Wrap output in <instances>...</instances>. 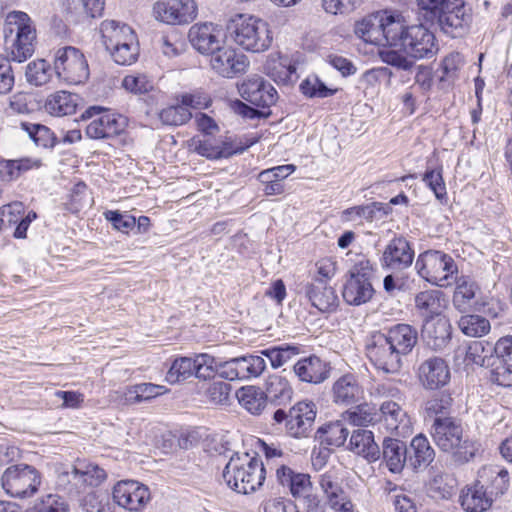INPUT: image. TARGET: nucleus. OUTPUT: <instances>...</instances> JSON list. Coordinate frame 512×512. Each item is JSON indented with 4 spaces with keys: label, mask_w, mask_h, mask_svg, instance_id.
<instances>
[{
    "label": "nucleus",
    "mask_w": 512,
    "mask_h": 512,
    "mask_svg": "<svg viewBox=\"0 0 512 512\" xmlns=\"http://www.w3.org/2000/svg\"><path fill=\"white\" fill-rule=\"evenodd\" d=\"M422 338L433 350H442L451 340V324L444 315L423 321Z\"/></svg>",
    "instance_id": "24"
},
{
    "label": "nucleus",
    "mask_w": 512,
    "mask_h": 512,
    "mask_svg": "<svg viewBox=\"0 0 512 512\" xmlns=\"http://www.w3.org/2000/svg\"><path fill=\"white\" fill-rule=\"evenodd\" d=\"M414 304L419 315L426 321L430 318L444 316L449 300L444 292L430 289L417 293Z\"/></svg>",
    "instance_id": "23"
},
{
    "label": "nucleus",
    "mask_w": 512,
    "mask_h": 512,
    "mask_svg": "<svg viewBox=\"0 0 512 512\" xmlns=\"http://www.w3.org/2000/svg\"><path fill=\"white\" fill-rule=\"evenodd\" d=\"M192 47L202 55H211L225 44L226 35L222 27L212 22L196 23L188 32Z\"/></svg>",
    "instance_id": "17"
},
{
    "label": "nucleus",
    "mask_w": 512,
    "mask_h": 512,
    "mask_svg": "<svg viewBox=\"0 0 512 512\" xmlns=\"http://www.w3.org/2000/svg\"><path fill=\"white\" fill-rule=\"evenodd\" d=\"M458 326L469 337H482L491 329L490 322L485 317L474 314L462 316Z\"/></svg>",
    "instance_id": "49"
},
{
    "label": "nucleus",
    "mask_w": 512,
    "mask_h": 512,
    "mask_svg": "<svg viewBox=\"0 0 512 512\" xmlns=\"http://www.w3.org/2000/svg\"><path fill=\"white\" fill-rule=\"evenodd\" d=\"M383 22L382 33L384 36V46L399 47L404 34L410 26L403 14L396 10H381Z\"/></svg>",
    "instance_id": "27"
},
{
    "label": "nucleus",
    "mask_w": 512,
    "mask_h": 512,
    "mask_svg": "<svg viewBox=\"0 0 512 512\" xmlns=\"http://www.w3.org/2000/svg\"><path fill=\"white\" fill-rule=\"evenodd\" d=\"M25 76L30 84L35 86L43 85L50 79V65L44 59L32 61L26 67Z\"/></svg>",
    "instance_id": "58"
},
{
    "label": "nucleus",
    "mask_w": 512,
    "mask_h": 512,
    "mask_svg": "<svg viewBox=\"0 0 512 512\" xmlns=\"http://www.w3.org/2000/svg\"><path fill=\"white\" fill-rule=\"evenodd\" d=\"M381 17L382 12L380 10L356 22L354 27L356 36L365 43L384 46V36L382 33L383 22L380 21Z\"/></svg>",
    "instance_id": "32"
},
{
    "label": "nucleus",
    "mask_w": 512,
    "mask_h": 512,
    "mask_svg": "<svg viewBox=\"0 0 512 512\" xmlns=\"http://www.w3.org/2000/svg\"><path fill=\"white\" fill-rule=\"evenodd\" d=\"M460 502L467 512H483L491 507L493 499L486 491L485 485L480 484L477 478L473 485L462 490Z\"/></svg>",
    "instance_id": "31"
},
{
    "label": "nucleus",
    "mask_w": 512,
    "mask_h": 512,
    "mask_svg": "<svg viewBox=\"0 0 512 512\" xmlns=\"http://www.w3.org/2000/svg\"><path fill=\"white\" fill-rule=\"evenodd\" d=\"M209 64L219 76L232 79L244 74L248 70L250 62L246 55L224 44L210 55Z\"/></svg>",
    "instance_id": "16"
},
{
    "label": "nucleus",
    "mask_w": 512,
    "mask_h": 512,
    "mask_svg": "<svg viewBox=\"0 0 512 512\" xmlns=\"http://www.w3.org/2000/svg\"><path fill=\"white\" fill-rule=\"evenodd\" d=\"M238 364L241 379L259 377L266 368L264 358L257 355L238 357Z\"/></svg>",
    "instance_id": "57"
},
{
    "label": "nucleus",
    "mask_w": 512,
    "mask_h": 512,
    "mask_svg": "<svg viewBox=\"0 0 512 512\" xmlns=\"http://www.w3.org/2000/svg\"><path fill=\"white\" fill-rule=\"evenodd\" d=\"M294 372L301 381L308 383H321L328 377L326 363L317 356L299 360L294 365Z\"/></svg>",
    "instance_id": "35"
},
{
    "label": "nucleus",
    "mask_w": 512,
    "mask_h": 512,
    "mask_svg": "<svg viewBox=\"0 0 512 512\" xmlns=\"http://www.w3.org/2000/svg\"><path fill=\"white\" fill-rule=\"evenodd\" d=\"M239 404L248 412L259 415L267 405V395L260 388L246 386L236 393Z\"/></svg>",
    "instance_id": "43"
},
{
    "label": "nucleus",
    "mask_w": 512,
    "mask_h": 512,
    "mask_svg": "<svg viewBox=\"0 0 512 512\" xmlns=\"http://www.w3.org/2000/svg\"><path fill=\"white\" fill-rule=\"evenodd\" d=\"M375 417V409L367 404L359 405L355 410L346 411L342 414L343 420L354 426H367L375 420Z\"/></svg>",
    "instance_id": "59"
},
{
    "label": "nucleus",
    "mask_w": 512,
    "mask_h": 512,
    "mask_svg": "<svg viewBox=\"0 0 512 512\" xmlns=\"http://www.w3.org/2000/svg\"><path fill=\"white\" fill-rule=\"evenodd\" d=\"M418 274L433 285L447 287L455 282L457 265L453 258L441 251L421 253L415 263Z\"/></svg>",
    "instance_id": "5"
},
{
    "label": "nucleus",
    "mask_w": 512,
    "mask_h": 512,
    "mask_svg": "<svg viewBox=\"0 0 512 512\" xmlns=\"http://www.w3.org/2000/svg\"><path fill=\"white\" fill-rule=\"evenodd\" d=\"M266 74L277 83L288 84L297 80L296 66L287 56L272 54L265 64Z\"/></svg>",
    "instance_id": "33"
},
{
    "label": "nucleus",
    "mask_w": 512,
    "mask_h": 512,
    "mask_svg": "<svg viewBox=\"0 0 512 512\" xmlns=\"http://www.w3.org/2000/svg\"><path fill=\"white\" fill-rule=\"evenodd\" d=\"M379 211L377 203H371L368 205L354 206L348 208L342 212V220L351 222L359 221L362 219L372 221Z\"/></svg>",
    "instance_id": "63"
},
{
    "label": "nucleus",
    "mask_w": 512,
    "mask_h": 512,
    "mask_svg": "<svg viewBox=\"0 0 512 512\" xmlns=\"http://www.w3.org/2000/svg\"><path fill=\"white\" fill-rule=\"evenodd\" d=\"M350 450L367 459H375L378 446L374 441L373 433L369 430H355L349 441Z\"/></svg>",
    "instance_id": "45"
},
{
    "label": "nucleus",
    "mask_w": 512,
    "mask_h": 512,
    "mask_svg": "<svg viewBox=\"0 0 512 512\" xmlns=\"http://www.w3.org/2000/svg\"><path fill=\"white\" fill-rule=\"evenodd\" d=\"M293 389L286 377L279 374H272L266 380L267 398L279 401L280 403L291 400Z\"/></svg>",
    "instance_id": "46"
},
{
    "label": "nucleus",
    "mask_w": 512,
    "mask_h": 512,
    "mask_svg": "<svg viewBox=\"0 0 512 512\" xmlns=\"http://www.w3.org/2000/svg\"><path fill=\"white\" fill-rule=\"evenodd\" d=\"M422 180L433 191L438 200H443L446 197L447 192L442 176V168L427 169Z\"/></svg>",
    "instance_id": "62"
},
{
    "label": "nucleus",
    "mask_w": 512,
    "mask_h": 512,
    "mask_svg": "<svg viewBox=\"0 0 512 512\" xmlns=\"http://www.w3.org/2000/svg\"><path fill=\"white\" fill-rule=\"evenodd\" d=\"M418 378L424 388L439 389L450 381V369L444 359L431 357L419 365Z\"/></svg>",
    "instance_id": "21"
},
{
    "label": "nucleus",
    "mask_w": 512,
    "mask_h": 512,
    "mask_svg": "<svg viewBox=\"0 0 512 512\" xmlns=\"http://www.w3.org/2000/svg\"><path fill=\"white\" fill-rule=\"evenodd\" d=\"M218 369V360L207 354L201 353L195 356V371L194 375L198 379H208L214 376L217 373Z\"/></svg>",
    "instance_id": "60"
},
{
    "label": "nucleus",
    "mask_w": 512,
    "mask_h": 512,
    "mask_svg": "<svg viewBox=\"0 0 512 512\" xmlns=\"http://www.w3.org/2000/svg\"><path fill=\"white\" fill-rule=\"evenodd\" d=\"M57 77L71 85L84 83L89 77V67L84 54L76 47L59 48L54 56Z\"/></svg>",
    "instance_id": "8"
},
{
    "label": "nucleus",
    "mask_w": 512,
    "mask_h": 512,
    "mask_svg": "<svg viewBox=\"0 0 512 512\" xmlns=\"http://www.w3.org/2000/svg\"><path fill=\"white\" fill-rule=\"evenodd\" d=\"M298 346L282 344L261 351V354L270 360L271 366L277 369L299 354Z\"/></svg>",
    "instance_id": "48"
},
{
    "label": "nucleus",
    "mask_w": 512,
    "mask_h": 512,
    "mask_svg": "<svg viewBox=\"0 0 512 512\" xmlns=\"http://www.w3.org/2000/svg\"><path fill=\"white\" fill-rule=\"evenodd\" d=\"M5 45L10 58L18 63L30 58L35 50L36 28L30 16L12 11L6 16Z\"/></svg>",
    "instance_id": "3"
},
{
    "label": "nucleus",
    "mask_w": 512,
    "mask_h": 512,
    "mask_svg": "<svg viewBox=\"0 0 512 512\" xmlns=\"http://www.w3.org/2000/svg\"><path fill=\"white\" fill-rule=\"evenodd\" d=\"M103 44L115 63L134 64L140 53L135 31L126 23L106 19L100 24Z\"/></svg>",
    "instance_id": "2"
},
{
    "label": "nucleus",
    "mask_w": 512,
    "mask_h": 512,
    "mask_svg": "<svg viewBox=\"0 0 512 512\" xmlns=\"http://www.w3.org/2000/svg\"><path fill=\"white\" fill-rule=\"evenodd\" d=\"M81 507L85 512H114L108 494L99 490L88 492L81 500Z\"/></svg>",
    "instance_id": "54"
},
{
    "label": "nucleus",
    "mask_w": 512,
    "mask_h": 512,
    "mask_svg": "<svg viewBox=\"0 0 512 512\" xmlns=\"http://www.w3.org/2000/svg\"><path fill=\"white\" fill-rule=\"evenodd\" d=\"M478 291L477 284L467 277H461L457 281V286L453 296L454 306L461 312L466 311L471 306V301L475 298Z\"/></svg>",
    "instance_id": "47"
},
{
    "label": "nucleus",
    "mask_w": 512,
    "mask_h": 512,
    "mask_svg": "<svg viewBox=\"0 0 512 512\" xmlns=\"http://www.w3.org/2000/svg\"><path fill=\"white\" fill-rule=\"evenodd\" d=\"M478 482L490 488L489 494H504L509 487L508 471L497 465L483 466L478 471Z\"/></svg>",
    "instance_id": "37"
},
{
    "label": "nucleus",
    "mask_w": 512,
    "mask_h": 512,
    "mask_svg": "<svg viewBox=\"0 0 512 512\" xmlns=\"http://www.w3.org/2000/svg\"><path fill=\"white\" fill-rule=\"evenodd\" d=\"M33 510L34 512H69V505L61 496L48 494L35 503Z\"/></svg>",
    "instance_id": "61"
},
{
    "label": "nucleus",
    "mask_w": 512,
    "mask_h": 512,
    "mask_svg": "<svg viewBox=\"0 0 512 512\" xmlns=\"http://www.w3.org/2000/svg\"><path fill=\"white\" fill-rule=\"evenodd\" d=\"M78 96L67 91H57L48 96L45 102L46 111L53 116H65L75 113Z\"/></svg>",
    "instance_id": "41"
},
{
    "label": "nucleus",
    "mask_w": 512,
    "mask_h": 512,
    "mask_svg": "<svg viewBox=\"0 0 512 512\" xmlns=\"http://www.w3.org/2000/svg\"><path fill=\"white\" fill-rule=\"evenodd\" d=\"M429 21L437 24L445 34L456 37L468 25L470 14L463 3L450 2L447 9H442Z\"/></svg>",
    "instance_id": "20"
},
{
    "label": "nucleus",
    "mask_w": 512,
    "mask_h": 512,
    "mask_svg": "<svg viewBox=\"0 0 512 512\" xmlns=\"http://www.w3.org/2000/svg\"><path fill=\"white\" fill-rule=\"evenodd\" d=\"M103 110L100 106H92L85 111L84 117H95L85 129L86 135L91 139L111 138L125 130V117L110 112L102 113Z\"/></svg>",
    "instance_id": "13"
},
{
    "label": "nucleus",
    "mask_w": 512,
    "mask_h": 512,
    "mask_svg": "<svg viewBox=\"0 0 512 512\" xmlns=\"http://www.w3.org/2000/svg\"><path fill=\"white\" fill-rule=\"evenodd\" d=\"M382 335L403 356L409 354L417 343V331L408 324H396Z\"/></svg>",
    "instance_id": "34"
},
{
    "label": "nucleus",
    "mask_w": 512,
    "mask_h": 512,
    "mask_svg": "<svg viewBox=\"0 0 512 512\" xmlns=\"http://www.w3.org/2000/svg\"><path fill=\"white\" fill-rule=\"evenodd\" d=\"M380 412L386 429L392 435L407 437L412 433L411 419L396 401H384L380 406Z\"/></svg>",
    "instance_id": "22"
},
{
    "label": "nucleus",
    "mask_w": 512,
    "mask_h": 512,
    "mask_svg": "<svg viewBox=\"0 0 512 512\" xmlns=\"http://www.w3.org/2000/svg\"><path fill=\"white\" fill-rule=\"evenodd\" d=\"M366 353L371 363L385 373H397L402 367L404 356L380 332L370 337Z\"/></svg>",
    "instance_id": "12"
},
{
    "label": "nucleus",
    "mask_w": 512,
    "mask_h": 512,
    "mask_svg": "<svg viewBox=\"0 0 512 512\" xmlns=\"http://www.w3.org/2000/svg\"><path fill=\"white\" fill-rule=\"evenodd\" d=\"M414 259V251L409 242L404 238H394L386 246L382 265L392 270H404L408 268Z\"/></svg>",
    "instance_id": "25"
},
{
    "label": "nucleus",
    "mask_w": 512,
    "mask_h": 512,
    "mask_svg": "<svg viewBox=\"0 0 512 512\" xmlns=\"http://www.w3.org/2000/svg\"><path fill=\"white\" fill-rule=\"evenodd\" d=\"M195 357H180L173 361L166 374V380L170 384L184 381L194 375Z\"/></svg>",
    "instance_id": "53"
},
{
    "label": "nucleus",
    "mask_w": 512,
    "mask_h": 512,
    "mask_svg": "<svg viewBox=\"0 0 512 512\" xmlns=\"http://www.w3.org/2000/svg\"><path fill=\"white\" fill-rule=\"evenodd\" d=\"M349 435V431L342 420L326 423L318 428L316 437L322 445L327 447L342 446Z\"/></svg>",
    "instance_id": "42"
},
{
    "label": "nucleus",
    "mask_w": 512,
    "mask_h": 512,
    "mask_svg": "<svg viewBox=\"0 0 512 512\" xmlns=\"http://www.w3.org/2000/svg\"><path fill=\"white\" fill-rule=\"evenodd\" d=\"M493 348L481 341H473L466 349L465 359L466 364H474L480 367L491 365Z\"/></svg>",
    "instance_id": "51"
},
{
    "label": "nucleus",
    "mask_w": 512,
    "mask_h": 512,
    "mask_svg": "<svg viewBox=\"0 0 512 512\" xmlns=\"http://www.w3.org/2000/svg\"><path fill=\"white\" fill-rule=\"evenodd\" d=\"M65 476H67L69 481L87 484L91 487H98L105 481L107 474L104 469L98 465L89 463L73 467L70 472H65Z\"/></svg>",
    "instance_id": "40"
},
{
    "label": "nucleus",
    "mask_w": 512,
    "mask_h": 512,
    "mask_svg": "<svg viewBox=\"0 0 512 512\" xmlns=\"http://www.w3.org/2000/svg\"><path fill=\"white\" fill-rule=\"evenodd\" d=\"M242 98L258 107H270L278 99L276 89L264 78L252 76L239 87Z\"/></svg>",
    "instance_id": "19"
},
{
    "label": "nucleus",
    "mask_w": 512,
    "mask_h": 512,
    "mask_svg": "<svg viewBox=\"0 0 512 512\" xmlns=\"http://www.w3.org/2000/svg\"><path fill=\"white\" fill-rule=\"evenodd\" d=\"M306 295L311 304L321 312H330L336 309L338 297L329 284L321 281H312L306 286Z\"/></svg>",
    "instance_id": "29"
},
{
    "label": "nucleus",
    "mask_w": 512,
    "mask_h": 512,
    "mask_svg": "<svg viewBox=\"0 0 512 512\" xmlns=\"http://www.w3.org/2000/svg\"><path fill=\"white\" fill-rule=\"evenodd\" d=\"M192 117V113L182 102L162 109L159 112V119L165 125L179 126L187 123Z\"/></svg>",
    "instance_id": "56"
},
{
    "label": "nucleus",
    "mask_w": 512,
    "mask_h": 512,
    "mask_svg": "<svg viewBox=\"0 0 512 512\" xmlns=\"http://www.w3.org/2000/svg\"><path fill=\"white\" fill-rule=\"evenodd\" d=\"M114 502L129 511L138 512L150 501L147 486L135 480H120L112 489Z\"/></svg>",
    "instance_id": "18"
},
{
    "label": "nucleus",
    "mask_w": 512,
    "mask_h": 512,
    "mask_svg": "<svg viewBox=\"0 0 512 512\" xmlns=\"http://www.w3.org/2000/svg\"><path fill=\"white\" fill-rule=\"evenodd\" d=\"M278 482L289 489L295 498H305L308 496L312 483L310 476L304 473H295L291 468L281 465L276 470Z\"/></svg>",
    "instance_id": "30"
},
{
    "label": "nucleus",
    "mask_w": 512,
    "mask_h": 512,
    "mask_svg": "<svg viewBox=\"0 0 512 512\" xmlns=\"http://www.w3.org/2000/svg\"><path fill=\"white\" fill-rule=\"evenodd\" d=\"M364 391L357 378L352 374H345L338 378L332 386V398L334 403L348 406L358 403L363 399Z\"/></svg>",
    "instance_id": "26"
},
{
    "label": "nucleus",
    "mask_w": 512,
    "mask_h": 512,
    "mask_svg": "<svg viewBox=\"0 0 512 512\" xmlns=\"http://www.w3.org/2000/svg\"><path fill=\"white\" fill-rule=\"evenodd\" d=\"M41 484L39 472L30 465L16 464L7 467L1 476L5 493L14 498L33 496Z\"/></svg>",
    "instance_id": "7"
},
{
    "label": "nucleus",
    "mask_w": 512,
    "mask_h": 512,
    "mask_svg": "<svg viewBox=\"0 0 512 512\" xmlns=\"http://www.w3.org/2000/svg\"><path fill=\"white\" fill-rule=\"evenodd\" d=\"M383 461L392 473H400L407 459V447L397 439L387 438L383 441Z\"/></svg>",
    "instance_id": "39"
},
{
    "label": "nucleus",
    "mask_w": 512,
    "mask_h": 512,
    "mask_svg": "<svg viewBox=\"0 0 512 512\" xmlns=\"http://www.w3.org/2000/svg\"><path fill=\"white\" fill-rule=\"evenodd\" d=\"M435 444L445 452L466 457L469 441L464 437L460 423L451 417H437L431 426Z\"/></svg>",
    "instance_id": "10"
},
{
    "label": "nucleus",
    "mask_w": 512,
    "mask_h": 512,
    "mask_svg": "<svg viewBox=\"0 0 512 512\" xmlns=\"http://www.w3.org/2000/svg\"><path fill=\"white\" fill-rule=\"evenodd\" d=\"M253 143L254 141H251L246 146H241L240 144H234L232 141L215 142L211 139H204L195 143V151L208 159L228 158L234 154L242 153Z\"/></svg>",
    "instance_id": "28"
},
{
    "label": "nucleus",
    "mask_w": 512,
    "mask_h": 512,
    "mask_svg": "<svg viewBox=\"0 0 512 512\" xmlns=\"http://www.w3.org/2000/svg\"><path fill=\"white\" fill-rule=\"evenodd\" d=\"M151 14L166 25H187L197 18L198 5L195 0H157Z\"/></svg>",
    "instance_id": "11"
},
{
    "label": "nucleus",
    "mask_w": 512,
    "mask_h": 512,
    "mask_svg": "<svg viewBox=\"0 0 512 512\" xmlns=\"http://www.w3.org/2000/svg\"><path fill=\"white\" fill-rule=\"evenodd\" d=\"M228 30L233 41L249 52H264L272 44L273 38L268 23L255 16L236 15L231 20Z\"/></svg>",
    "instance_id": "4"
},
{
    "label": "nucleus",
    "mask_w": 512,
    "mask_h": 512,
    "mask_svg": "<svg viewBox=\"0 0 512 512\" xmlns=\"http://www.w3.org/2000/svg\"><path fill=\"white\" fill-rule=\"evenodd\" d=\"M300 89L306 96L320 98L331 96L336 92V89L327 87L317 77H310L304 80L300 85Z\"/></svg>",
    "instance_id": "64"
},
{
    "label": "nucleus",
    "mask_w": 512,
    "mask_h": 512,
    "mask_svg": "<svg viewBox=\"0 0 512 512\" xmlns=\"http://www.w3.org/2000/svg\"><path fill=\"white\" fill-rule=\"evenodd\" d=\"M318 484L327 505L335 512H354V505L342 487L336 468H330L318 477Z\"/></svg>",
    "instance_id": "14"
},
{
    "label": "nucleus",
    "mask_w": 512,
    "mask_h": 512,
    "mask_svg": "<svg viewBox=\"0 0 512 512\" xmlns=\"http://www.w3.org/2000/svg\"><path fill=\"white\" fill-rule=\"evenodd\" d=\"M20 126L38 147L51 148L55 145L56 139L48 127L29 122H22Z\"/></svg>",
    "instance_id": "50"
},
{
    "label": "nucleus",
    "mask_w": 512,
    "mask_h": 512,
    "mask_svg": "<svg viewBox=\"0 0 512 512\" xmlns=\"http://www.w3.org/2000/svg\"><path fill=\"white\" fill-rule=\"evenodd\" d=\"M266 471L262 460L249 453L234 454L223 470V479L234 491L249 494L259 489L265 481Z\"/></svg>",
    "instance_id": "1"
},
{
    "label": "nucleus",
    "mask_w": 512,
    "mask_h": 512,
    "mask_svg": "<svg viewBox=\"0 0 512 512\" xmlns=\"http://www.w3.org/2000/svg\"><path fill=\"white\" fill-rule=\"evenodd\" d=\"M374 267L368 259H361L350 270L343 285L342 296L349 305L359 306L369 302L374 295L372 278Z\"/></svg>",
    "instance_id": "6"
},
{
    "label": "nucleus",
    "mask_w": 512,
    "mask_h": 512,
    "mask_svg": "<svg viewBox=\"0 0 512 512\" xmlns=\"http://www.w3.org/2000/svg\"><path fill=\"white\" fill-rule=\"evenodd\" d=\"M399 48L415 59L432 58L438 51L434 34L423 25L410 26Z\"/></svg>",
    "instance_id": "15"
},
{
    "label": "nucleus",
    "mask_w": 512,
    "mask_h": 512,
    "mask_svg": "<svg viewBox=\"0 0 512 512\" xmlns=\"http://www.w3.org/2000/svg\"><path fill=\"white\" fill-rule=\"evenodd\" d=\"M408 465L413 469L427 467L434 459V450L428 439L423 435L415 436L407 448Z\"/></svg>",
    "instance_id": "38"
},
{
    "label": "nucleus",
    "mask_w": 512,
    "mask_h": 512,
    "mask_svg": "<svg viewBox=\"0 0 512 512\" xmlns=\"http://www.w3.org/2000/svg\"><path fill=\"white\" fill-rule=\"evenodd\" d=\"M201 390L208 402L214 405H223L227 403L231 392V385L219 380L213 379L210 382L204 383Z\"/></svg>",
    "instance_id": "52"
},
{
    "label": "nucleus",
    "mask_w": 512,
    "mask_h": 512,
    "mask_svg": "<svg viewBox=\"0 0 512 512\" xmlns=\"http://www.w3.org/2000/svg\"><path fill=\"white\" fill-rule=\"evenodd\" d=\"M41 166L39 159L23 158L18 160L0 161V180L11 182L18 179L22 173L37 169Z\"/></svg>",
    "instance_id": "44"
},
{
    "label": "nucleus",
    "mask_w": 512,
    "mask_h": 512,
    "mask_svg": "<svg viewBox=\"0 0 512 512\" xmlns=\"http://www.w3.org/2000/svg\"><path fill=\"white\" fill-rule=\"evenodd\" d=\"M316 418V407L312 401H299L288 412L278 409L273 419L276 423H284L288 435L294 438L306 437Z\"/></svg>",
    "instance_id": "9"
},
{
    "label": "nucleus",
    "mask_w": 512,
    "mask_h": 512,
    "mask_svg": "<svg viewBox=\"0 0 512 512\" xmlns=\"http://www.w3.org/2000/svg\"><path fill=\"white\" fill-rule=\"evenodd\" d=\"M122 88L134 95H143L153 90V81L143 73H131L122 79Z\"/></svg>",
    "instance_id": "55"
},
{
    "label": "nucleus",
    "mask_w": 512,
    "mask_h": 512,
    "mask_svg": "<svg viewBox=\"0 0 512 512\" xmlns=\"http://www.w3.org/2000/svg\"><path fill=\"white\" fill-rule=\"evenodd\" d=\"M493 351L502 363L496 370V379L500 385L512 384V336L500 338L494 345Z\"/></svg>",
    "instance_id": "36"
}]
</instances>
